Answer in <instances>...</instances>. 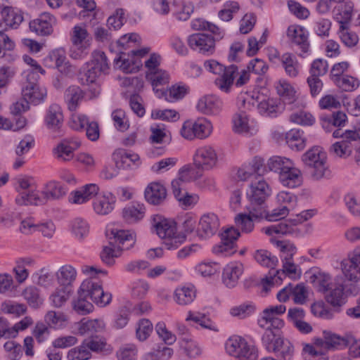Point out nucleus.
<instances>
[{"label": "nucleus", "mask_w": 360, "mask_h": 360, "mask_svg": "<svg viewBox=\"0 0 360 360\" xmlns=\"http://www.w3.org/2000/svg\"><path fill=\"white\" fill-rule=\"evenodd\" d=\"M206 70L219 77L215 79L216 86L222 91L228 92L233 84L235 75L238 68L236 65L224 67L215 60H207L204 63Z\"/></svg>", "instance_id": "nucleus-1"}, {"label": "nucleus", "mask_w": 360, "mask_h": 360, "mask_svg": "<svg viewBox=\"0 0 360 360\" xmlns=\"http://www.w3.org/2000/svg\"><path fill=\"white\" fill-rule=\"evenodd\" d=\"M33 179L29 176H19L16 179V190L18 195L15 202L19 205H41L45 200L40 196V193L34 189Z\"/></svg>", "instance_id": "nucleus-2"}, {"label": "nucleus", "mask_w": 360, "mask_h": 360, "mask_svg": "<svg viewBox=\"0 0 360 360\" xmlns=\"http://www.w3.org/2000/svg\"><path fill=\"white\" fill-rule=\"evenodd\" d=\"M302 159L311 168V174L314 179L318 180L328 175L327 155L321 148L313 147L303 154Z\"/></svg>", "instance_id": "nucleus-3"}, {"label": "nucleus", "mask_w": 360, "mask_h": 360, "mask_svg": "<svg viewBox=\"0 0 360 360\" xmlns=\"http://www.w3.org/2000/svg\"><path fill=\"white\" fill-rule=\"evenodd\" d=\"M77 295L90 299L99 307H105L112 300L111 293L104 292L102 285L94 278L84 280L77 291Z\"/></svg>", "instance_id": "nucleus-4"}, {"label": "nucleus", "mask_w": 360, "mask_h": 360, "mask_svg": "<svg viewBox=\"0 0 360 360\" xmlns=\"http://www.w3.org/2000/svg\"><path fill=\"white\" fill-rule=\"evenodd\" d=\"M225 348L227 353L237 360H256L257 358L256 349L240 336L229 338L226 342Z\"/></svg>", "instance_id": "nucleus-5"}, {"label": "nucleus", "mask_w": 360, "mask_h": 360, "mask_svg": "<svg viewBox=\"0 0 360 360\" xmlns=\"http://www.w3.org/2000/svg\"><path fill=\"white\" fill-rule=\"evenodd\" d=\"M193 171V169L189 165L184 167L180 170L179 177L174 179L171 184L174 197L185 206L193 205L199 200V197L197 195H190L183 189L184 182L191 177Z\"/></svg>", "instance_id": "nucleus-6"}, {"label": "nucleus", "mask_w": 360, "mask_h": 360, "mask_svg": "<svg viewBox=\"0 0 360 360\" xmlns=\"http://www.w3.org/2000/svg\"><path fill=\"white\" fill-rule=\"evenodd\" d=\"M25 82L22 89L23 98L30 103H39L46 95V90L38 86L39 75L37 72L26 71L24 72Z\"/></svg>", "instance_id": "nucleus-7"}, {"label": "nucleus", "mask_w": 360, "mask_h": 360, "mask_svg": "<svg viewBox=\"0 0 360 360\" xmlns=\"http://www.w3.org/2000/svg\"><path fill=\"white\" fill-rule=\"evenodd\" d=\"M314 215V211L311 210H304L297 214L293 219L283 220L278 224H273L266 227H264L262 231L269 236L274 234L285 235L292 233L294 231V227L301 224Z\"/></svg>", "instance_id": "nucleus-8"}, {"label": "nucleus", "mask_w": 360, "mask_h": 360, "mask_svg": "<svg viewBox=\"0 0 360 360\" xmlns=\"http://www.w3.org/2000/svg\"><path fill=\"white\" fill-rule=\"evenodd\" d=\"M71 40L77 49L73 51L72 57L75 59L84 58L87 54V50L91 45V37L84 27L76 25L72 29Z\"/></svg>", "instance_id": "nucleus-9"}, {"label": "nucleus", "mask_w": 360, "mask_h": 360, "mask_svg": "<svg viewBox=\"0 0 360 360\" xmlns=\"http://www.w3.org/2000/svg\"><path fill=\"white\" fill-rule=\"evenodd\" d=\"M270 194L271 188L262 176H259L257 180L250 183V189L247 192L252 202V207L257 209L259 206H264V201Z\"/></svg>", "instance_id": "nucleus-10"}, {"label": "nucleus", "mask_w": 360, "mask_h": 360, "mask_svg": "<svg viewBox=\"0 0 360 360\" xmlns=\"http://www.w3.org/2000/svg\"><path fill=\"white\" fill-rule=\"evenodd\" d=\"M217 160L216 150L209 145L199 147L193 155V163L198 169H212L217 165Z\"/></svg>", "instance_id": "nucleus-11"}, {"label": "nucleus", "mask_w": 360, "mask_h": 360, "mask_svg": "<svg viewBox=\"0 0 360 360\" xmlns=\"http://www.w3.org/2000/svg\"><path fill=\"white\" fill-rule=\"evenodd\" d=\"M282 262L283 269L281 270H276L273 273L274 276H271L269 278L266 277L263 279V288L265 291H268L271 285L274 282H277V280L281 281L282 276H288L292 279L300 278L301 272L292 259L282 261Z\"/></svg>", "instance_id": "nucleus-12"}, {"label": "nucleus", "mask_w": 360, "mask_h": 360, "mask_svg": "<svg viewBox=\"0 0 360 360\" xmlns=\"http://www.w3.org/2000/svg\"><path fill=\"white\" fill-rule=\"evenodd\" d=\"M341 269L348 281L357 282L360 279V245L354 248L349 259L341 262Z\"/></svg>", "instance_id": "nucleus-13"}, {"label": "nucleus", "mask_w": 360, "mask_h": 360, "mask_svg": "<svg viewBox=\"0 0 360 360\" xmlns=\"http://www.w3.org/2000/svg\"><path fill=\"white\" fill-rule=\"evenodd\" d=\"M189 46L200 53L212 55L215 51V39L210 34L196 33L189 36L188 39Z\"/></svg>", "instance_id": "nucleus-14"}, {"label": "nucleus", "mask_w": 360, "mask_h": 360, "mask_svg": "<svg viewBox=\"0 0 360 360\" xmlns=\"http://www.w3.org/2000/svg\"><path fill=\"white\" fill-rule=\"evenodd\" d=\"M239 236L238 229L233 227L226 229L221 235V243L213 248V252L225 256L233 255L236 251V241Z\"/></svg>", "instance_id": "nucleus-15"}, {"label": "nucleus", "mask_w": 360, "mask_h": 360, "mask_svg": "<svg viewBox=\"0 0 360 360\" xmlns=\"http://www.w3.org/2000/svg\"><path fill=\"white\" fill-rule=\"evenodd\" d=\"M56 18L49 13L44 12L30 22L32 32L40 36H49L53 32V26L56 24Z\"/></svg>", "instance_id": "nucleus-16"}, {"label": "nucleus", "mask_w": 360, "mask_h": 360, "mask_svg": "<svg viewBox=\"0 0 360 360\" xmlns=\"http://www.w3.org/2000/svg\"><path fill=\"white\" fill-rule=\"evenodd\" d=\"M44 122L50 131L57 133L58 136H63V114L60 106L51 104L46 110Z\"/></svg>", "instance_id": "nucleus-17"}, {"label": "nucleus", "mask_w": 360, "mask_h": 360, "mask_svg": "<svg viewBox=\"0 0 360 360\" xmlns=\"http://www.w3.org/2000/svg\"><path fill=\"white\" fill-rule=\"evenodd\" d=\"M219 227V221L214 213L203 214L198 222L196 233L201 238H207L214 235Z\"/></svg>", "instance_id": "nucleus-18"}, {"label": "nucleus", "mask_w": 360, "mask_h": 360, "mask_svg": "<svg viewBox=\"0 0 360 360\" xmlns=\"http://www.w3.org/2000/svg\"><path fill=\"white\" fill-rule=\"evenodd\" d=\"M110 239L113 238L116 243H118L117 248L122 252L129 250L134 248L136 242V234L131 230L115 229H112L107 232Z\"/></svg>", "instance_id": "nucleus-19"}, {"label": "nucleus", "mask_w": 360, "mask_h": 360, "mask_svg": "<svg viewBox=\"0 0 360 360\" xmlns=\"http://www.w3.org/2000/svg\"><path fill=\"white\" fill-rule=\"evenodd\" d=\"M80 146V141L76 139H64L53 149V153L61 161H70L74 157L75 150Z\"/></svg>", "instance_id": "nucleus-20"}, {"label": "nucleus", "mask_w": 360, "mask_h": 360, "mask_svg": "<svg viewBox=\"0 0 360 360\" xmlns=\"http://www.w3.org/2000/svg\"><path fill=\"white\" fill-rule=\"evenodd\" d=\"M243 272V264L240 262H231L228 264L223 270V283L229 288H234L237 285L238 279Z\"/></svg>", "instance_id": "nucleus-21"}, {"label": "nucleus", "mask_w": 360, "mask_h": 360, "mask_svg": "<svg viewBox=\"0 0 360 360\" xmlns=\"http://www.w3.org/2000/svg\"><path fill=\"white\" fill-rule=\"evenodd\" d=\"M87 349L91 353L108 355L112 352V347L108 344L105 338L98 335H91L82 341Z\"/></svg>", "instance_id": "nucleus-22"}, {"label": "nucleus", "mask_w": 360, "mask_h": 360, "mask_svg": "<svg viewBox=\"0 0 360 360\" xmlns=\"http://www.w3.org/2000/svg\"><path fill=\"white\" fill-rule=\"evenodd\" d=\"M144 195L146 201L150 204L160 205L166 199L167 190L161 184L153 182L146 187Z\"/></svg>", "instance_id": "nucleus-23"}, {"label": "nucleus", "mask_w": 360, "mask_h": 360, "mask_svg": "<svg viewBox=\"0 0 360 360\" xmlns=\"http://www.w3.org/2000/svg\"><path fill=\"white\" fill-rule=\"evenodd\" d=\"M153 226L155 228L157 234L162 239L168 236L175 235L176 232V223L160 215L154 216L153 218Z\"/></svg>", "instance_id": "nucleus-24"}, {"label": "nucleus", "mask_w": 360, "mask_h": 360, "mask_svg": "<svg viewBox=\"0 0 360 360\" xmlns=\"http://www.w3.org/2000/svg\"><path fill=\"white\" fill-rule=\"evenodd\" d=\"M344 290L342 284H334L326 295L327 302L333 307L335 312H340V308L346 303L347 296Z\"/></svg>", "instance_id": "nucleus-25"}, {"label": "nucleus", "mask_w": 360, "mask_h": 360, "mask_svg": "<svg viewBox=\"0 0 360 360\" xmlns=\"http://www.w3.org/2000/svg\"><path fill=\"white\" fill-rule=\"evenodd\" d=\"M289 212V207L286 205L274 209L271 212L266 210L264 206H259L258 209L254 208L252 212L255 217L264 218L269 221H276L284 219Z\"/></svg>", "instance_id": "nucleus-26"}, {"label": "nucleus", "mask_w": 360, "mask_h": 360, "mask_svg": "<svg viewBox=\"0 0 360 360\" xmlns=\"http://www.w3.org/2000/svg\"><path fill=\"white\" fill-rule=\"evenodd\" d=\"M279 180L284 186L296 188L302 183V174L293 163L289 169L285 170L279 175Z\"/></svg>", "instance_id": "nucleus-27"}, {"label": "nucleus", "mask_w": 360, "mask_h": 360, "mask_svg": "<svg viewBox=\"0 0 360 360\" xmlns=\"http://www.w3.org/2000/svg\"><path fill=\"white\" fill-rule=\"evenodd\" d=\"M99 191L98 185L89 184L73 192L70 201L75 204H82L95 197Z\"/></svg>", "instance_id": "nucleus-28"}, {"label": "nucleus", "mask_w": 360, "mask_h": 360, "mask_svg": "<svg viewBox=\"0 0 360 360\" xmlns=\"http://www.w3.org/2000/svg\"><path fill=\"white\" fill-rule=\"evenodd\" d=\"M115 202V197L112 193L100 195L94 201V210L98 214H108L113 210Z\"/></svg>", "instance_id": "nucleus-29"}, {"label": "nucleus", "mask_w": 360, "mask_h": 360, "mask_svg": "<svg viewBox=\"0 0 360 360\" xmlns=\"http://www.w3.org/2000/svg\"><path fill=\"white\" fill-rule=\"evenodd\" d=\"M116 166L123 169L131 167V165H138L140 158L136 153L124 149H120L114 153Z\"/></svg>", "instance_id": "nucleus-30"}, {"label": "nucleus", "mask_w": 360, "mask_h": 360, "mask_svg": "<svg viewBox=\"0 0 360 360\" xmlns=\"http://www.w3.org/2000/svg\"><path fill=\"white\" fill-rule=\"evenodd\" d=\"M78 333L81 335L93 334L103 330L105 324L102 319H88L83 318L77 323Z\"/></svg>", "instance_id": "nucleus-31"}, {"label": "nucleus", "mask_w": 360, "mask_h": 360, "mask_svg": "<svg viewBox=\"0 0 360 360\" xmlns=\"http://www.w3.org/2000/svg\"><path fill=\"white\" fill-rule=\"evenodd\" d=\"M320 121L322 127L326 131H330L332 127H345L347 121V116L342 111L333 112L332 115H321Z\"/></svg>", "instance_id": "nucleus-32"}, {"label": "nucleus", "mask_w": 360, "mask_h": 360, "mask_svg": "<svg viewBox=\"0 0 360 360\" xmlns=\"http://www.w3.org/2000/svg\"><path fill=\"white\" fill-rule=\"evenodd\" d=\"M76 275L77 271L72 266L65 265L58 269L56 276L59 285L72 289V284L76 278Z\"/></svg>", "instance_id": "nucleus-33"}, {"label": "nucleus", "mask_w": 360, "mask_h": 360, "mask_svg": "<svg viewBox=\"0 0 360 360\" xmlns=\"http://www.w3.org/2000/svg\"><path fill=\"white\" fill-rule=\"evenodd\" d=\"M283 339V338L280 335L278 330H274L270 328V326H267V329L262 336V342L268 352H273L277 349Z\"/></svg>", "instance_id": "nucleus-34"}, {"label": "nucleus", "mask_w": 360, "mask_h": 360, "mask_svg": "<svg viewBox=\"0 0 360 360\" xmlns=\"http://www.w3.org/2000/svg\"><path fill=\"white\" fill-rule=\"evenodd\" d=\"M311 283L319 292L326 293L333 286L331 276L326 273L318 271L310 276Z\"/></svg>", "instance_id": "nucleus-35"}, {"label": "nucleus", "mask_w": 360, "mask_h": 360, "mask_svg": "<svg viewBox=\"0 0 360 360\" xmlns=\"http://www.w3.org/2000/svg\"><path fill=\"white\" fill-rule=\"evenodd\" d=\"M125 53H121L120 56L114 59V63L120 65V68L125 73L136 72L139 70L141 66V62L139 59H136L131 56V53L127 55V58H124Z\"/></svg>", "instance_id": "nucleus-36"}, {"label": "nucleus", "mask_w": 360, "mask_h": 360, "mask_svg": "<svg viewBox=\"0 0 360 360\" xmlns=\"http://www.w3.org/2000/svg\"><path fill=\"white\" fill-rule=\"evenodd\" d=\"M146 77L151 82L153 90L155 91L158 97V94H160V91H163L162 89H159L158 87L167 84L169 79L168 73L162 69H159L155 72H147Z\"/></svg>", "instance_id": "nucleus-37"}, {"label": "nucleus", "mask_w": 360, "mask_h": 360, "mask_svg": "<svg viewBox=\"0 0 360 360\" xmlns=\"http://www.w3.org/2000/svg\"><path fill=\"white\" fill-rule=\"evenodd\" d=\"M286 143L292 150H302L305 146V139L303 131L299 129H291L285 135Z\"/></svg>", "instance_id": "nucleus-38"}, {"label": "nucleus", "mask_w": 360, "mask_h": 360, "mask_svg": "<svg viewBox=\"0 0 360 360\" xmlns=\"http://www.w3.org/2000/svg\"><path fill=\"white\" fill-rule=\"evenodd\" d=\"M221 107L220 101L214 96H206L200 98L197 104L198 110L205 114H212L218 112Z\"/></svg>", "instance_id": "nucleus-39"}, {"label": "nucleus", "mask_w": 360, "mask_h": 360, "mask_svg": "<svg viewBox=\"0 0 360 360\" xmlns=\"http://www.w3.org/2000/svg\"><path fill=\"white\" fill-rule=\"evenodd\" d=\"M82 90L77 86L68 87L65 92V100L70 111H75L79 101L83 98Z\"/></svg>", "instance_id": "nucleus-40"}, {"label": "nucleus", "mask_w": 360, "mask_h": 360, "mask_svg": "<svg viewBox=\"0 0 360 360\" xmlns=\"http://www.w3.org/2000/svg\"><path fill=\"white\" fill-rule=\"evenodd\" d=\"M67 189L60 183L49 182L45 191L40 193V196L44 199L45 203L48 200L58 199L66 194Z\"/></svg>", "instance_id": "nucleus-41"}, {"label": "nucleus", "mask_w": 360, "mask_h": 360, "mask_svg": "<svg viewBox=\"0 0 360 360\" xmlns=\"http://www.w3.org/2000/svg\"><path fill=\"white\" fill-rule=\"evenodd\" d=\"M144 207L139 205L125 207L122 210V217L128 224H134L141 220L144 216Z\"/></svg>", "instance_id": "nucleus-42"}, {"label": "nucleus", "mask_w": 360, "mask_h": 360, "mask_svg": "<svg viewBox=\"0 0 360 360\" xmlns=\"http://www.w3.org/2000/svg\"><path fill=\"white\" fill-rule=\"evenodd\" d=\"M195 297V290L193 286H182L174 291V300L179 305L191 304Z\"/></svg>", "instance_id": "nucleus-43"}, {"label": "nucleus", "mask_w": 360, "mask_h": 360, "mask_svg": "<svg viewBox=\"0 0 360 360\" xmlns=\"http://www.w3.org/2000/svg\"><path fill=\"white\" fill-rule=\"evenodd\" d=\"M255 207H251L249 214H239L236 218V224L238 229L243 233H250L254 229V220L260 219V217H255L253 216L252 212Z\"/></svg>", "instance_id": "nucleus-44"}, {"label": "nucleus", "mask_w": 360, "mask_h": 360, "mask_svg": "<svg viewBox=\"0 0 360 360\" xmlns=\"http://www.w3.org/2000/svg\"><path fill=\"white\" fill-rule=\"evenodd\" d=\"M72 289L58 285L50 295L51 304L55 307H61L70 298Z\"/></svg>", "instance_id": "nucleus-45"}, {"label": "nucleus", "mask_w": 360, "mask_h": 360, "mask_svg": "<svg viewBox=\"0 0 360 360\" xmlns=\"http://www.w3.org/2000/svg\"><path fill=\"white\" fill-rule=\"evenodd\" d=\"M323 334L326 342V349H340L346 347L349 343L347 338L338 335L330 331H323Z\"/></svg>", "instance_id": "nucleus-46"}, {"label": "nucleus", "mask_w": 360, "mask_h": 360, "mask_svg": "<svg viewBox=\"0 0 360 360\" xmlns=\"http://www.w3.org/2000/svg\"><path fill=\"white\" fill-rule=\"evenodd\" d=\"M1 14L6 26L10 28L16 29L23 20L21 13L15 12L8 6L3 8Z\"/></svg>", "instance_id": "nucleus-47"}, {"label": "nucleus", "mask_w": 360, "mask_h": 360, "mask_svg": "<svg viewBox=\"0 0 360 360\" xmlns=\"http://www.w3.org/2000/svg\"><path fill=\"white\" fill-rule=\"evenodd\" d=\"M122 252L119 248H115L114 243L111 241L103 247L101 252V259L108 266H113L115 263V258L120 257Z\"/></svg>", "instance_id": "nucleus-48"}, {"label": "nucleus", "mask_w": 360, "mask_h": 360, "mask_svg": "<svg viewBox=\"0 0 360 360\" xmlns=\"http://www.w3.org/2000/svg\"><path fill=\"white\" fill-rule=\"evenodd\" d=\"M281 61L286 74L290 77H295L299 74V63L291 53H285L282 55Z\"/></svg>", "instance_id": "nucleus-49"}, {"label": "nucleus", "mask_w": 360, "mask_h": 360, "mask_svg": "<svg viewBox=\"0 0 360 360\" xmlns=\"http://www.w3.org/2000/svg\"><path fill=\"white\" fill-rule=\"evenodd\" d=\"M293 162L285 157L274 156L268 160L267 166L271 171L278 172L279 175L286 169H289Z\"/></svg>", "instance_id": "nucleus-50"}, {"label": "nucleus", "mask_w": 360, "mask_h": 360, "mask_svg": "<svg viewBox=\"0 0 360 360\" xmlns=\"http://www.w3.org/2000/svg\"><path fill=\"white\" fill-rule=\"evenodd\" d=\"M255 260L262 266L274 269L278 263V258L266 250H259L255 253Z\"/></svg>", "instance_id": "nucleus-51"}, {"label": "nucleus", "mask_w": 360, "mask_h": 360, "mask_svg": "<svg viewBox=\"0 0 360 360\" xmlns=\"http://www.w3.org/2000/svg\"><path fill=\"white\" fill-rule=\"evenodd\" d=\"M91 56L92 60L89 65H92L101 73H107L110 66L105 53L103 51L96 50Z\"/></svg>", "instance_id": "nucleus-52"}, {"label": "nucleus", "mask_w": 360, "mask_h": 360, "mask_svg": "<svg viewBox=\"0 0 360 360\" xmlns=\"http://www.w3.org/2000/svg\"><path fill=\"white\" fill-rule=\"evenodd\" d=\"M341 41L347 47L355 46L359 42L357 34L349 30L347 25H340L338 32Z\"/></svg>", "instance_id": "nucleus-53"}, {"label": "nucleus", "mask_w": 360, "mask_h": 360, "mask_svg": "<svg viewBox=\"0 0 360 360\" xmlns=\"http://www.w3.org/2000/svg\"><path fill=\"white\" fill-rule=\"evenodd\" d=\"M92 357V354L86 348L83 342L79 345L71 348L67 352L68 360H89Z\"/></svg>", "instance_id": "nucleus-54"}, {"label": "nucleus", "mask_w": 360, "mask_h": 360, "mask_svg": "<svg viewBox=\"0 0 360 360\" xmlns=\"http://www.w3.org/2000/svg\"><path fill=\"white\" fill-rule=\"evenodd\" d=\"M294 346L290 341L283 338L278 345L277 349L273 352L276 354L277 357L280 360H291L294 355Z\"/></svg>", "instance_id": "nucleus-55"}, {"label": "nucleus", "mask_w": 360, "mask_h": 360, "mask_svg": "<svg viewBox=\"0 0 360 360\" xmlns=\"http://www.w3.org/2000/svg\"><path fill=\"white\" fill-rule=\"evenodd\" d=\"M118 360H137L138 348L134 344L122 345L116 352Z\"/></svg>", "instance_id": "nucleus-56"}, {"label": "nucleus", "mask_w": 360, "mask_h": 360, "mask_svg": "<svg viewBox=\"0 0 360 360\" xmlns=\"http://www.w3.org/2000/svg\"><path fill=\"white\" fill-rule=\"evenodd\" d=\"M186 94V89L184 86H172L167 91H161L158 94V98L165 97L169 102H174L182 98Z\"/></svg>", "instance_id": "nucleus-57"}, {"label": "nucleus", "mask_w": 360, "mask_h": 360, "mask_svg": "<svg viewBox=\"0 0 360 360\" xmlns=\"http://www.w3.org/2000/svg\"><path fill=\"white\" fill-rule=\"evenodd\" d=\"M181 347L187 356L195 359L200 356L202 349L198 342L192 339L184 338L181 340Z\"/></svg>", "instance_id": "nucleus-58"}, {"label": "nucleus", "mask_w": 360, "mask_h": 360, "mask_svg": "<svg viewBox=\"0 0 360 360\" xmlns=\"http://www.w3.org/2000/svg\"><path fill=\"white\" fill-rule=\"evenodd\" d=\"M233 129L239 134H248L250 133L248 118L245 112L236 113L233 119Z\"/></svg>", "instance_id": "nucleus-59"}, {"label": "nucleus", "mask_w": 360, "mask_h": 360, "mask_svg": "<svg viewBox=\"0 0 360 360\" xmlns=\"http://www.w3.org/2000/svg\"><path fill=\"white\" fill-rule=\"evenodd\" d=\"M22 295L30 306L33 308L38 307L43 302V300L39 295V290L34 286L27 287L24 290Z\"/></svg>", "instance_id": "nucleus-60"}, {"label": "nucleus", "mask_w": 360, "mask_h": 360, "mask_svg": "<svg viewBox=\"0 0 360 360\" xmlns=\"http://www.w3.org/2000/svg\"><path fill=\"white\" fill-rule=\"evenodd\" d=\"M240 9L239 4L237 1H229L224 4V8L218 13L219 18L223 21H230L233 18V14L238 12Z\"/></svg>", "instance_id": "nucleus-61"}, {"label": "nucleus", "mask_w": 360, "mask_h": 360, "mask_svg": "<svg viewBox=\"0 0 360 360\" xmlns=\"http://www.w3.org/2000/svg\"><path fill=\"white\" fill-rule=\"evenodd\" d=\"M195 127L196 139H206L212 131V123L205 118H198Z\"/></svg>", "instance_id": "nucleus-62"}, {"label": "nucleus", "mask_w": 360, "mask_h": 360, "mask_svg": "<svg viewBox=\"0 0 360 360\" xmlns=\"http://www.w3.org/2000/svg\"><path fill=\"white\" fill-rule=\"evenodd\" d=\"M335 83L339 88L345 91H354L359 86L358 79L347 75L341 77H337L335 80Z\"/></svg>", "instance_id": "nucleus-63"}, {"label": "nucleus", "mask_w": 360, "mask_h": 360, "mask_svg": "<svg viewBox=\"0 0 360 360\" xmlns=\"http://www.w3.org/2000/svg\"><path fill=\"white\" fill-rule=\"evenodd\" d=\"M72 306L74 310L82 315L89 314L94 309L93 304L80 295H77V298L72 301Z\"/></svg>", "instance_id": "nucleus-64"}]
</instances>
